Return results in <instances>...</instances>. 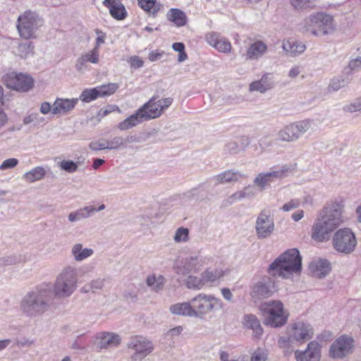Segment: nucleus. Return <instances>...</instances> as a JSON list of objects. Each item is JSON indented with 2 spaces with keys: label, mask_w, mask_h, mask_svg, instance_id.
<instances>
[{
  "label": "nucleus",
  "mask_w": 361,
  "mask_h": 361,
  "mask_svg": "<svg viewBox=\"0 0 361 361\" xmlns=\"http://www.w3.org/2000/svg\"><path fill=\"white\" fill-rule=\"evenodd\" d=\"M343 208L342 200H336L325 207L312 226V238L319 242L328 240L330 234L343 222Z\"/></svg>",
  "instance_id": "1"
},
{
  "label": "nucleus",
  "mask_w": 361,
  "mask_h": 361,
  "mask_svg": "<svg viewBox=\"0 0 361 361\" xmlns=\"http://www.w3.org/2000/svg\"><path fill=\"white\" fill-rule=\"evenodd\" d=\"M52 300L51 286L43 284L28 292L23 298L20 310L27 317H39L49 310Z\"/></svg>",
  "instance_id": "2"
},
{
  "label": "nucleus",
  "mask_w": 361,
  "mask_h": 361,
  "mask_svg": "<svg viewBox=\"0 0 361 361\" xmlns=\"http://www.w3.org/2000/svg\"><path fill=\"white\" fill-rule=\"evenodd\" d=\"M302 269V257L296 248L286 250L279 255L269 267L268 272L274 276L288 278L290 274H298Z\"/></svg>",
  "instance_id": "3"
},
{
  "label": "nucleus",
  "mask_w": 361,
  "mask_h": 361,
  "mask_svg": "<svg viewBox=\"0 0 361 361\" xmlns=\"http://www.w3.org/2000/svg\"><path fill=\"white\" fill-rule=\"evenodd\" d=\"M161 113V109L160 108L158 100H157L155 97H153L147 103L139 108L135 114L121 122L118 125V128L121 130H128L144 121L157 118Z\"/></svg>",
  "instance_id": "4"
},
{
  "label": "nucleus",
  "mask_w": 361,
  "mask_h": 361,
  "mask_svg": "<svg viewBox=\"0 0 361 361\" xmlns=\"http://www.w3.org/2000/svg\"><path fill=\"white\" fill-rule=\"evenodd\" d=\"M78 271L73 267H66L57 276L53 286L54 294L58 298L70 297L77 288Z\"/></svg>",
  "instance_id": "5"
},
{
  "label": "nucleus",
  "mask_w": 361,
  "mask_h": 361,
  "mask_svg": "<svg viewBox=\"0 0 361 361\" xmlns=\"http://www.w3.org/2000/svg\"><path fill=\"white\" fill-rule=\"evenodd\" d=\"M43 25V19L35 12L26 11L17 20V30L25 39L36 37L37 30Z\"/></svg>",
  "instance_id": "6"
},
{
  "label": "nucleus",
  "mask_w": 361,
  "mask_h": 361,
  "mask_svg": "<svg viewBox=\"0 0 361 361\" xmlns=\"http://www.w3.org/2000/svg\"><path fill=\"white\" fill-rule=\"evenodd\" d=\"M194 317L203 319L210 312L221 309L223 303L212 295L200 293L191 299Z\"/></svg>",
  "instance_id": "7"
},
{
  "label": "nucleus",
  "mask_w": 361,
  "mask_h": 361,
  "mask_svg": "<svg viewBox=\"0 0 361 361\" xmlns=\"http://www.w3.org/2000/svg\"><path fill=\"white\" fill-rule=\"evenodd\" d=\"M261 310L267 314L266 325L276 328L283 326L287 322L288 314H286L283 305L281 301L273 300L264 303L261 306Z\"/></svg>",
  "instance_id": "8"
},
{
  "label": "nucleus",
  "mask_w": 361,
  "mask_h": 361,
  "mask_svg": "<svg viewBox=\"0 0 361 361\" xmlns=\"http://www.w3.org/2000/svg\"><path fill=\"white\" fill-rule=\"evenodd\" d=\"M305 27L314 35H327L334 30L332 16L324 13L310 16L305 20Z\"/></svg>",
  "instance_id": "9"
},
{
  "label": "nucleus",
  "mask_w": 361,
  "mask_h": 361,
  "mask_svg": "<svg viewBox=\"0 0 361 361\" xmlns=\"http://www.w3.org/2000/svg\"><path fill=\"white\" fill-rule=\"evenodd\" d=\"M311 126L312 122L308 119L291 123L277 133L276 140L286 142H295L307 133Z\"/></svg>",
  "instance_id": "10"
},
{
  "label": "nucleus",
  "mask_w": 361,
  "mask_h": 361,
  "mask_svg": "<svg viewBox=\"0 0 361 361\" xmlns=\"http://www.w3.org/2000/svg\"><path fill=\"white\" fill-rule=\"evenodd\" d=\"M333 245L338 252L344 254L353 252L357 245L355 233L348 228L338 229L334 235Z\"/></svg>",
  "instance_id": "11"
},
{
  "label": "nucleus",
  "mask_w": 361,
  "mask_h": 361,
  "mask_svg": "<svg viewBox=\"0 0 361 361\" xmlns=\"http://www.w3.org/2000/svg\"><path fill=\"white\" fill-rule=\"evenodd\" d=\"M354 339L345 334L341 336L331 345L329 356L334 359H342L353 353Z\"/></svg>",
  "instance_id": "12"
},
{
  "label": "nucleus",
  "mask_w": 361,
  "mask_h": 361,
  "mask_svg": "<svg viewBox=\"0 0 361 361\" xmlns=\"http://www.w3.org/2000/svg\"><path fill=\"white\" fill-rule=\"evenodd\" d=\"M5 82L8 87L23 92H28L34 85V80L31 76L14 72L6 75Z\"/></svg>",
  "instance_id": "13"
},
{
  "label": "nucleus",
  "mask_w": 361,
  "mask_h": 361,
  "mask_svg": "<svg viewBox=\"0 0 361 361\" xmlns=\"http://www.w3.org/2000/svg\"><path fill=\"white\" fill-rule=\"evenodd\" d=\"M128 348L134 351L131 355V359L133 361L142 360L149 355L152 350L151 342L140 336L132 337L128 343Z\"/></svg>",
  "instance_id": "14"
},
{
  "label": "nucleus",
  "mask_w": 361,
  "mask_h": 361,
  "mask_svg": "<svg viewBox=\"0 0 361 361\" xmlns=\"http://www.w3.org/2000/svg\"><path fill=\"white\" fill-rule=\"evenodd\" d=\"M256 235L258 239L269 238L274 231V223L266 211H262L255 223Z\"/></svg>",
  "instance_id": "15"
},
{
  "label": "nucleus",
  "mask_w": 361,
  "mask_h": 361,
  "mask_svg": "<svg viewBox=\"0 0 361 361\" xmlns=\"http://www.w3.org/2000/svg\"><path fill=\"white\" fill-rule=\"evenodd\" d=\"M289 331L292 338L300 344L311 339L314 335L312 326L308 323L300 321L292 324Z\"/></svg>",
  "instance_id": "16"
},
{
  "label": "nucleus",
  "mask_w": 361,
  "mask_h": 361,
  "mask_svg": "<svg viewBox=\"0 0 361 361\" xmlns=\"http://www.w3.org/2000/svg\"><path fill=\"white\" fill-rule=\"evenodd\" d=\"M275 291V283L270 277L262 278L257 282L251 291L253 298L260 299L270 297Z\"/></svg>",
  "instance_id": "17"
},
{
  "label": "nucleus",
  "mask_w": 361,
  "mask_h": 361,
  "mask_svg": "<svg viewBox=\"0 0 361 361\" xmlns=\"http://www.w3.org/2000/svg\"><path fill=\"white\" fill-rule=\"evenodd\" d=\"M295 356L296 361H319L321 345L317 341H310L305 350L295 351Z\"/></svg>",
  "instance_id": "18"
},
{
  "label": "nucleus",
  "mask_w": 361,
  "mask_h": 361,
  "mask_svg": "<svg viewBox=\"0 0 361 361\" xmlns=\"http://www.w3.org/2000/svg\"><path fill=\"white\" fill-rule=\"evenodd\" d=\"M202 258L198 256H191L186 257L181 262L180 265L176 267L178 274L188 276L192 273H196L203 266Z\"/></svg>",
  "instance_id": "19"
},
{
  "label": "nucleus",
  "mask_w": 361,
  "mask_h": 361,
  "mask_svg": "<svg viewBox=\"0 0 361 361\" xmlns=\"http://www.w3.org/2000/svg\"><path fill=\"white\" fill-rule=\"evenodd\" d=\"M206 40L211 46L220 52L228 54L231 51V44L228 39L222 37L221 34L211 32L206 35Z\"/></svg>",
  "instance_id": "20"
},
{
  "label": "nucleus",
  "mask_w": 361,
  "mask_h": 361,
  "mask_svg": "<svg viewBox=\"0 0 361 361\" xmlns=\"http://www.w3.org/2000/svg\"><path fill=\"white\" fill-rule=\"evenodd\" d=\"M103 5L109 9V13L114 19L122 20L126 18L127 11L121 0H104Z\"/></svg>",
  "instance_id": "21"
},
{
  "label": "nucleus",
  "mask_w": 361,
  "mask_h": 361,
  "mask_svg": "<svg viewBox=\"0 0 361 361\" xmlns=\"http://www.w3.org/2000/svg\"><path fill=\"white\" fill-rule=\"evenodd\" d=\"M273 77L271 73L264 74L260 80L253 81L249 85L250 92L265 93L274 87Z\"/></svg>",
  "instance_id": "22"
},
{
  "label": "nucleus",
  "mask_w": 361,
  "mask_h": 361,
  "mask_svg": "<svg viewBox=\"0 0 361 361\" xmlns=\"http://www.w3.org/2000/svg\"><path fill=\"white\" fill-rule=\"evenodd\" d=\"M78 102V99L77 98L71 99L58 98L53 104L52 114L54 115L66 114L74 109Z\"/></svg>",
  "instance_id": "23"
},
{
  "label": "nucleus",
  "mask_w": 361,
  "mask_h": 361,
  "mask_svg": "<svg viewBox=\"0 0 361 361\" xmlns=\"http://www.w3.org/2000/svg\"><path fill=\"white\" fill-rule=\"evenodd\" d=\"M257 195V191L254 185H249L245 187L243 190L235 192L232 194L226 200L227 204H232L236 201H240L243 199H252Z\"/></svg>",
  "instance_id": "24"
},
{
  "label": "nucleus",
  "mask_w": 361,
  "mask_h": 361,
  "mask_svg": "<svg viewBox=\"0 0 361 361\" xmlns=\"http://www.w3.org/2000/svg\"><path fill=\"white\" fill-rule=\"evenodd\" d=\"M97 63L99 62V51L97 49H92L89 52L81 55L77 60L75 68L78 71H82L87 68L86 63Z\"/></svg>",
  "instance_id": "25"
},
{
  "label": "nucleus",
  "mask_w": 361,
  "mask_h": 361,
  "mask_svg": "<svg viewBox=\"0 0 361 361\" xmlns=\"http://www.w3.org/2000/svg\"><path fill=\"white\" fill-rule=\"evenodd\" d=\"M244 326L247 329L253 331L254 336L260 337L263 334V329L257 317L252 314H245L243 317Z\"/></svg>",
  "instance_id": "26"
},
{
  "label": "nucleus",
  "mask_w": 361,
  "mask_h": 361,
  "mask_svg": "<svg viewBox=\"0 0 361 361\" xmlns=\"http://www.w3.org/2000/svg\"><path fill=\"white\" fill-rule=\"evenodd\" d=\"M245 177V176L239 171L228 170L216 176L214 180L216 183L224 184L230 182H235Z\"/></svg>",
  "instance_id": "27"
},
{
  "label": "nucleus",
  "mask_w": 361,
  "mask_h": 361,
  "mask_svg": "<svg viewBox=\"0 0 361 361\" xmlns=\"http://www.w3.org/2000/svg\"><path fill=\"white\" fill-rule=\"evenodd\" d=\"M95 210L96 208L92 206H87L82 208H80L79 209L71 212L68 214V221L71 222H75L84 219H87L93 215V214L95 212Z\"/></svg>",
  "instance_id": "28"
},
{
  "label": "nucleus",
  "mask_w": 361,
  "mask_h": 361,
  "mask_svg": "<svg viewBox=\"0 0 361 361\" xmlns=\"http://www.w3.org/2000/svg\"><path fill=\"white\" fill-rule=\"evenodd\" d=\"M313 274L319 279L324 278L331 269V264L327 259H319L315 264H312Z\"/></svg>",
  "instance_id": "29"
},
{
  "label": "nucleus",
  "mask_w": 361,
  "mask_h": 361,
  "mask_svg": "<svg viewBox=\"0 0 361 361\" xmlns=\"http://www.w3.org/2000/svg\"><path fill=\"white\" fill-rule=\"evenodd\" d=\"M267 47L262 41L252 43L247 51V59H257L262 56L267 51Z\"/></svg>",
  "instance_id": "30"
},
{
  "label": "nucleus",
  "mask_w": 361,
  "mask_h": 361,
  "mask_svg": "<svg viewBox=\"0 0 361 361\" xmlns=\"http://www.w3.org/2000/svg\"><path fill=\"white\" fill-rule=\"evenodd\" d=\"M170 311L173 314L194 317L191 300L190 302L177 303L170 307Z\"/></svg>",
  "instance_id": "31"
},
{
  "label": "nucleus",
  "mask_w": 361,
  "mask_h": 361,
  "mask_svg": "<svg viewBox=\"0 0 361 361\" xmlns=\"http://www.w3.org/2000/svg\"><path fill=\"white\" fill-rule=\"evenodd\" d=\"M167 19L173 22L176 26L181 27L187 24L185 13L178 8H171L167 14Z\"/></svg>",
  "instance_id": "32"
},
{
  "label": "nucleus",
  "mask_w": 361,
  "mask_h": 361,
  "mask_svg": "<svg viewBox=\"0 0 361 361\" xmlns=\"http://www.w3.org/2000/svg\"><path fill=\"white\" fill-rule=\"evenodd\" d=\"M137 4L149 16L153 18H155L160 11L161 4H157V0H137Z\"/></svg>",
  "instance_id": "33"
},
{
  "label": "nucleus",
  "mask_w": 361,
  "mask_h": 361,
  "mask_svg": "<svg viewBox=\"0 0 361 361\" xmlns=\"http://www.w3.org/2000/svg\"><path fill=\"white\" fill-rule=\"evenodd\" d=\"M120 342L121 338L118 334L105 333L101 336L98 345L99 348H107L117 346Z\"/></svg>",
  "instance_id": "34"
},
{
  "label": "nucleus",
  "mask_w": 361,
  "mask_h": 361,
  "mask_svg": "<svg viewBox=\"0 0 361 361\" xmlns=\"http://www.w3.org/2000/svg\"><path fill=\"white\" fill-rule=\"evenodd\" d=\"M47 174L45 169L42 166H37L26 172L23 175V179L27 183H34L43 179Z\"/></svg>",
  "instance_id": "35"
},
{
  "label": "nucleus",
  "mask_w": 361,
  "mask_h": 361,
  "mask_svg": "<svg viewBox=\"0 0 361 361\" xmlns=\"http://www.w3.org/2000/svg\"><path fill=\"white\" fill-rule=\"evenodd\" d=\"M71 252L74 259L80 262L92 256L94 252L91 248H83L82 244L77 243L72 247Z\"/></svg>",
  "instance_id": "36"
},
{
  "label": "nucleus",
  "mask_w": 361,
  "mask_h": 361,
  "mask_svg": "<svg viewBox=\"0 0 361 361\" xmlns=\"http://www.w3.org/2000/svg\"><path fill=\"white\" fill-rule=\"evenodd\" d=\"M283 50L292 56L302 54L305 50V45L300 42H284L282 46Z\"/></svg>",
  "instance_id": "37"
},
{
  "label": "nucleus",
  "mask_w": 361,
  "mask_h": 361,
  "mask_svg": "<svg viewBox=\"0 0 361 361\" xmlns=\"http://www.w3.org/2000/svg\"><path fill=\"white\" fill-rule=\"evenodd\" d=\"M224 276V271L218 269H207L202 273L204 284L213 283Z\"/></svg>",
  "instance_id": "38"
},
{
  "label": "nucleus",
  "mask_w": 361,
  "mask_h": 361,
  "mask_svg": "<svg viewBox=\"0 0 361 361\" xmlns=\"http://www.w3.org/2000/svg\"><path fill=\"white\" fill-rule=\"evenodd\" d=\"M34 44L32 42L20 43L17 48V55L22 59H27L34 54Z\"/></svg>",
  "instance_id": "39"
},
{
  "label": "nucleus",
  "mask_w": 361,
  "mask_h": 361,
  "mask_svg": "<svg viewBox=\"0 0 361 361\" xmlns=\"http://www.w3.org/2000/svg\"><path fill=\"white\" fill-rule=\"evenodd\" d=\"M294 170V167L290 165H283L279 169L269 171V176L272 182L276 180H281L287 176L288 172Z\"/></svg>",
  "instance_id": "40"
},
{
  "label": "nucleus",
  "mask_w": 361,
  "mask_h": 361,
  "mask_svg": "<svg viewBox=\"0 0 361 361\" xmlns=\"http://www.w3.org/2000/svg\"><path fill=\"white\" fill-rule=\"evenodd\" d=\"M295 342V339L292 338V334L288 330V335L280 337L278 341V344L281 348L286 349L290 353L293 351Z\"/></svg>",
  "instance_id": "41"
},
{
  "label": "nucleus",
  "mask_w": 361,
  "mask_h": 361,
  "mask_svg": "<svg viewBox=\"0 0 361 361\" xmlns=\"http://www.w3.org/2000/svg\"><path fill=\"white\" fill-rule=\"evenodd\" d=\"M271 183H272V180L269 172L259 173L254 180L255 185L258 186L262 190L267 185H269Z\"/></svg>",
  "instance_id": "42"
},
{
  "label": "nucleus",
  "mask_w": 361,
  "mask_h": 361,
  "mask_svg": "<svg viewBox=\"0 0 361 361\" xmlns=\"http://www.w3.org/2000/svg\"><path fill=\"white\" fill-rule=\"evenodd\" d=\"M349 76L345 78L340 76L338 78H333L329 84V90L333 91H338L342 87L346 86L350 81Z\"/></svg>",
  "instance_id": "43"
},
{
  "label": "nucleus",
  "mask_w": 361,
  "mask_h": 361,
  "mask_svg": "<svg viewBox=\"0 0 361 361\" xmlns=\"http://www.w3.org/2000/svg\"><path fill=\"white\" fill-rule=\"evenodd\" d=\"M185 285L190 289L200 290L204 286L202 276L198 278L192 275H188L185 280Z\"/></svg>",
  "instance_id": "44"
},
{
  "label": "nucleus",
  "mask_w": 361,
  "mask_h": 361,
  "mask_svg": "<svg viewBox=\"0 0 361 361\" xmlns=\"http://www.w3.org/2000/svg\"><path fill=\"white\" fill-rule=\"evenodd\" d=\"M100 97L97 87L84 90L80 96V99L84 102H90L97 98Z\"/></svg>",
  "instance_id": "45"
},
{
  "label": "nucleus",
  "mask_w": 361,
  "mask_h": 361,
  "mask_svg": "<svg viewBox=\"0 0 361 361\" xmlns=\"http://www.w3.org/2000/svg\"><path fill=\"white\" fill-rule=\"evenodd\" d=\"M97 87L100 97H104L114 94L118 88V85L116 83H109Z\"/></svg>",
  "instance_id": "46"
},
{
  "label": "nucleus",
  "mask_w": 361,
  "mask_h": 361,
  "mask_svg": "<svg viewBox=\"0 0 361 361\" xmlns=\"http://www.w3.org/2000/svg\"><path fill=\"white\" fill-rule=\"evenodd\" d=\"M80 164H81L80 161L75 162L71 160H63L59 163V166L66 172L74 173L78 171Z\"/></svg>",
  "instance_id": "47"
},
{
  "label": "nucleus",
  "mask_w": 361,
  "mask_h": 361,
  "mask_svg": "<svg viewBox=\"0 0 361 361\" xmlns=\"http://www.w3.org/2000/svg\"><path fill=\"white\" fill-rule=\"evenodd\" d=\"M189 239V230L187 228H178L174 235V241L176 243L187 242Z\"/></svg>",
  "instance_id": "48"
},
{
  "label": "nucleus",
  "mask_w": 361,
  "mask_h": 361,
  "mask_svg": "<svg viewBox=\"0 0 361 361\" xmlns=\"http://www.w3.org/2000/svg\"><path fill=\"white\" fill-rule=\"evenodd\" d=\"M42 121L43 118L39 117V115L37 113L30 114L23 118L24 125L32 123L34 126H37Z\"/></svg>",
  "instance_id": "49"
},
{
  "label": "nucleus",
  "mask_w": 361,
  "mask_h": 361,
  "mask_svg": "<svg viewBox=\"0 0 361 361\" xmlns=\"http://www.w3.org/2000/svg\"><path fill=\"white\" fill-rule=\"evenodd\" d=\"M124 144V138L120 136L114 137L111 140H107V149H117Z\"/></svg>",
  "instance_id": "50"
},
{
  "label": "nucleus",
  "mask_w": 361,
  "mask_h": 361,
  "mask_svg": "<svg viewBox=\"0 0 361 361\" xmlns=\"http://www.w3.org/2000/svg\"><path fill=\"white\" fill-rule=\"evenodd\" d=\"M89 147L93 151H99L102 149H107V140L101 139L98 141H92L89 144Z\"/></svg>",
  "instance_id": "51"
},
{
  "label": "nucleus",
  "mask_w": 361,
  "mask_h": 361,
  "mask_svg": "<svg viewBox=\"0 0 361 361\" xmlns=\"http://www.w3.org/2000/svg\"><path fill=\"white\" fill-rule=\"evenodd\" d=\"M360 68H361V58H357L349 62L348 66L345 68V72L348 75L352 71H357Z\"/></svg>",
  "instance_id": "52"
},
{
  "label": "nucleus",
  "mask_w": 361,
  "mask_h": 361,
  "mask_svg": "<svg viewBox=\"0 0 361 361\" xmlns=\"http://www.w3.org/2000/svg\"><path fill=\"white\" fill-rule=\"evenodd\" d=\"M313 0H290L291 6L295 9H303L309 7Z\"/></svg>",
  "instance_id": "53"
},
{
  "label": "nucleus",
  "mask_w": 361,
  "mask_h": 361,
  "mask_svg": "<svg viewBox=\"0 0 361 361\" xmlns=\"http://www.w3.org/2000/svg\"><path fill=\"white\" fill-rule=\"evenodd\" d=\"M267 353L261 349L255 350L251 356L250 361H267Z\"/></svg>",
  "instance_id": "54"
},
{
  "label": "nucleus",
  "mask_w": 361,
  "mask_h": 361,
  "mask_svg": "<svg viewBox=\"0 0 361 361\" xmlns=\"http://www.w3.org/2000/svg\"><path fill=\"white\" fill-rule=\"evenodd\" d=\"M18 164V160L16 158H10L4 160L3 163L0 165L1 170H6L8 169H12L16 166Z\"/></svg>",
  "instance_id": "55"
},
{
  "label": "nucleus",
  "mask_w": 361,
  "mask_h": 361,
  "mask_svg": "<svg viewBox=\"0 0 361 361\" xmlns=\"http://www.w3.org/2000/svg\"><path fill=\"white\" fill-rule=\"evenodd\" d=\"M343 110L346 112H355L361 110V99H358L353 103L347 104L343 107Z\"/></svg>",
  "instance_id": "56"
},
{
  "label": "nucleus",
  "mask_w": 361,
  "mask_h": 361,
  "mask_svg": "<svg viewBox=\"0 0 361 361\" xmlns=\"http://www.w3.org/2000/svg\"><path fill=\"white\" fill-rule=\"evenodd\" d=\"M128 61L130 64V66L134 68H140L144 65L143 61L137 56L130 57Z\"/></svg>",
  "instance_id": "57"
},
{
  "label": "nucleus",
  "mask_w": 361,
  "mask_h": 361,
  "mask_svg": "<svg viewBox=\"0 0 361 361\" xmlns=\"http://www.w3.org/2000/svg\"><path fill=\"white\" fill-rule=\"evenodd\" d=\"M226 150L231 154H237L240 152V146L237 142H229L226 145Z\"/></svg>",
  "instance_id": "58"
},
{
  "label": "nucleus",
  "mask_w": 361,
  "mask_h": 361,
  "mask_svg": "<svg viewBox=\"0 0 361 361\" xmlns=\"http://www.w3.org/2000/svg\"><path fill=\"white\" fill-rule=\"evenodd\" d=\"M300 205V201L298 200H291L288 202L283 204L282 209L284 212H289L293 209H296Z\"/></svg>",
  "instance_id": "59"
},
{
  "label": "nucleus",
  "mask_w": 361,
  "mask_h": 361,
  "mask_svg": "<svg viewBox=\"0 0 361 361\" xmlns=\"http://www.w3.org/2000/svg\"><path fill=\"white\" fill-rule=\"evenodd\" d=\"M104 279H97L95 280L92 281L90 283V285L92 288V292L95 293L98 290L102 289V287L104 286Z\"/></svg>",
  "instance_id": "60"
},
{
  "label": "nucleus",
  "mask_w": 361,
  "mask_h": 361,
  "mask_svg": "<svg viewBox=\"0 0 361 361\" xmlns=\"http://www.w3.org/2000/svg\"><path fill=\"white\" fill-rule=\"evenodd\" d=\"M96 34L98 35V37L96 39V45L93 49H97L99 51V47L104 43L105 41V34L101 30L97 29L95 30Z\"/></svg>",
  "instance_id": "61"
},
{
  "label": "nucleus",
  "mask_w": 361,
  "mask_h": 361,
  "mask_svg": "<svg viewBox=\"0 0 361 361\" xmlns=\"http://www.w3.org/2000/svg\"><path fill=\"white\" fill-rule=\"evenodd\" d=\"M172 102L173 99L171 97L158 100V102L160 104V108L161 109V111L163 112L165 109H166L172 104Z\"/></svg>",
  "instance_id": "62"
},
{
  "label": "nucleus",
  "mask_w": 361,
  "mask_h": 361,
  "mask_svg": "<svg viewBox=\"0 0 361 361\" xmlns=\"http://www.w3.org/2000/svg\"><path fill=\"white\" fill-rule=\"evenodd\" d=\"M182 331H183V327L180 326H178L174 327V328L170 329L169 331H168L166 333V336H170L171 338H173L175 336H179Z\"/></svg>",
  "instance_id": "63"
},
{
  "label": "nucleus",
  "mask_w": 361,
  "mask_h": 361,
  "mask_svg": "<svg viewBox=\"0 0 361 361\" xmlns=\"http://www.w3.org/2000/svg\"><path fill=\"white\" fill-rule=\"evenodd\" d=\"M240 146V149L244 150L250 144V140L247 136H243L239 139V142H238Z\"/></svg>",
  "instance_id": "64"
}]
</instances>
